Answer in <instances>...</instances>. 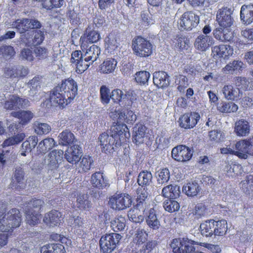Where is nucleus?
<instances>
[{
  "label": "nucleus",
  "instance_id": "obj_1",
  "mask_svg": "<svg viewBox=\"0 0 253 253\" xmlns=\"http://www.w3.org/2000/svg\"><path fill=\"white\" fill-rule=\"evenodd\" d=\"M2 215V217L0 218V231L1 232H9L12 228L20 225L21 215L18 210L12 209Z\"/></svg>",
  "mask_w": 253,
  "mask_h": 253
},
{
  "label": "nucleus",
  "instance_id": "obj_2",
  "mask_svg": "<svg viewBox=\"0 0 253 253\" xmlns=\"http://www.w3.org/2000/svg\"><path fill=\"white\" fill-rule=\"evenodd\" d=\"M132 48L134 53L139 57H148L152 53V45L150 42L139 36L133 39Z\"/></svg>",
  "mask_w": 253,
  "mask_h": 253
},
{
  "label": "nucleus",
  "instance_id": "obj_3",
  "mask_svg": "<svg viewBox=\"0 0 253 253\" xmlns=\"http://www.w3.org/2000/svg\"><path fill=\"white\" fill-rule=\"evenodd\" d=\"M235 155L242 159H247L249 156H253V136L241 139L235 144Z\"/></svg>",
  "mask_w": 253,
  "mask_h": 253
},
{
  "label": "nucleus",
  "instance_id": "obj_4",
  "mask_svg": "<svg viewBox=\"0 0 253 253\" xmlns=\"http://www.w3.org/2000/svg\"><path fill=\"white\" fill-rule=\"evenodd\" d=\"M132 203L130 196L126 194L121 193L113 195L109 198V204L115 210H123L128 208Z\"/></svg>",
  "mask_w": 253,
  "mask_h": 253
},
{
  "label": "nucleus",
  "instance_id": "obj_5",
  "mask_svg": "<svg viewBox=\"0 0 253 253\" xmlns=\"http://www.w3.org/2000/svg\"><path fill=\"white\" fill-rule=\"evenodd\" d=\"M121 238V235L117 233H111L102 236L99 242L101 250L103 253H112Z\"/></svg>",
  "mask_w": 253,
  "mask_h": 253
},
{
  "label": "nucleus",
  "instance_id": "obj_6",
  "mask_svg": "<svg viewBox=\"0 0 253 253\" xmlns=\"http://www.w3.org/2000/svg\"><path fill=\"white\" fill-rule=\"evenodd\" d=\"M110 117L114 120H119L120 122H124L127 124L132 123L136 119V116L131 110L123 109L117 110L116 109L111 108L108 109Z\"/></svg>",
  "mask_w": 253,
  "mask_h": 253
},
{
  "label": "nucleus",
  "instance_id": "obj_7",
  "mask_svg": "<svg viewBox=\"0 0 253 253\" xmlns=\"http://www.w3.org/2000/svg\"><path fill=\"white\" fill-rule=\"evenodd\" d=\"M192 241L187 238H176L172 240L170 246L174 253H189L194 250Z\"/></svg>",
  "mask_w": 253,
  "mask_h": 253
},
{
  "label": "nucleus",
  "instance_id": "obj_8",
  "mask_svg": "<svg viewBox=\"0 0 253 253\" xmlns=\"http://www.w3.org/2000/svg\"><path fill=\"white\" fill-rule=\"evenodd\" d=\"M66 98L71 101L76 96L78 91L77 83L72 79H68L62 81L60 85L57 86Z\"/></svg>",
  "mask_w": 253,
  "mask_h": 253
},
{
  "label": "nucleus",
  "instance_id": "obj_9",
  "mask_svg": "<svg viewBox=\"0 0 253 253\" xmlns=\"http://www.w3.org/2000/svg\"><path fill=\"white\" fill-rule=\"evenodd\" d=\"M199 22V16L192 11H188L182 14L178 23L183 30H191Z\"/></svg>",
  "mask_w": 253,
  "mask_h": 253
},
{
  "label": "nucleus",
  "instance_id": "obj_10",
  "mask_svg": "<svg viewBox=\"0 0 253 253\" xmlns=\"http://www.w3.org/2000/svg\"><path fill=\"white\" fill-rule=\"evenodd\" d=\"M193 152L192 149L186 145H180L172 149L171 156L177 161L184 162L191 159Z\"/></svg>",
  "mask_w": 253,
  "mask_h": 253
},
{
  "label": "nucleus",
  "instance_id": "obj_11",
  "mask_svg": "<svg viewBox=\"0 0 253 253\" xmlns=\"http://www.w3.org/2000/svg\"><path fill=\"white\" fill-rule=\"evenodd\" d=\"M216 19L220 27L230 28L234 21L232 9L227 7L219 9L217 12Z\"/></svg>",
  "mask_w": 253,
  "mask_h": 253
},
{
  "label": "nucleus",
  "instance_id": "obj_12",
  "mask_svg": "<svg viewBox=\"0 0 253 253\" xmlns=\"http://www.w3.org/2000/svg\"><path fill=\"white\" fill-rule=\"evenodd\" d=\"M64 152L61 150H54L50 152L45 157V163L51 169H57L61 163Z\"/></svg>",
  "mask_w": 253,
  "mask_h": 253
},
{
  "label": "nucleus",
  "instance_id": "obj_13",
  "mask_svg": "<svg viewBox=\"0 0 253 253\" xmlns=\"http://www.w3.org/2000/svg\"><path fill=\"white\" fill-rule=\"evenodd\" d=\"M213 43L214 40L212 37L201 34L195 39L194 45L198 52H205Z\"/></svg>",
  "mask_w": 253,
  "mask_h": 253
},
{
  "label": "nucleus",
  "instance_id": "obj_14",
  "mask_svg": "<svg viewBox=\"0 0 253 253\" xmlns=\"http://www.w3.org/2000/svg\"><path fill=\"white\" fill-rule=\"evenodd\" d=\"M82 155V147L77 144H74L65 151L64 157L68 162L76 164L81 159Z\"/></svg>",
  "mask_w": 253,
  "mask_h": 253
},
{
  "label": "nucleus",
  "instance_id": "obj_15",
  "mask_svg": "<svg viewBox=\"0 0 253 253\" xmlns=\"http://www.w3.org/2000/svg\"><path fill=\"white\" fill-rule=\"evenodd\" d=\"M49 101L52 105L62 107H64L70 102L57 86L50 92Z\"/></svg>",
  "mask_w": 253,
  "mask_h": 253
},
{
  "label": "nucleus",
  "instance_id": "obj_16",
  "mask_svg": "<svg viewBox=\"0 0 253 253\" xmlns=\"http://www.w3.org/2000/svg\"><path fill=\"white\" fill-rule=\"evenodd\" d=\"M200 117L199 114L195 112L185 114L179 119L180 126L184 128H193L197 124Z\"/></svg>",
  "mask_w": 253,
  "mask_h": 253
},
{
  "label": "nucleus",
  "instance_id": "obj_17",
  "mask_svg": "<svg viewBox=\"0 0 253 253\" xmlns=\"http://www.w3.org/2000/svg\"><path fill=\"white\" fill-rule=\"evenodd\" d=\"M29 106L28 100L20 98L17 95H10L8 100L5 102V107L9 109L24 108Z\"/></svg>",
  "mask_w": 253,
  "mask_h": 253
},
{
  "label": "nucleus",
  "instance_id": "obj_18",
  "mask_svg": "<svg viewBox=\"0 0 253 253\" xmlns=\"http://www.w3.org/2000/svg\"><path fill=\"white\" fill-rule=\"evenodd\" d=\"M63 217L59 211L56 210L51 211L45 214L43 221L48 226L54 227L59 226L63 221Z\"/></svg>",
  "mask_w": 253,
  "mask_h": 253
},
{
  "label": "nucleus",
  "instance_id": "obj_19",
  "mask_svg": "<svg viewBox=\"0 0 253 253\" xmlns=\"http://www.w3.org/2000/svg\"><path fill=\"white\" fill-rule=\"evenodd\" d=\"M11 185L12 188L16 189H23L25 187L24 172L20 167L15 168Z\"/></svg>",
  "mask_w": 253,
  "mask_h": 253
},
{
  "label": "nucleus",
  "instance_id": "obj_20",
  "mask_svg": "<svg viewBox=\"0 0 253 253\" xmlns=\"http://www.w3.org/2000/svg\"><path fill=\"white\" fill-rule=\"evenodd\" d=\"M146 127L142 124H136L133 128V138L136 144L143 143L148 139L146 133Z\"/></svg>",
  "mask_w": 253,
  "mask_h": 253
},
{
  "label": "nucleus",
  "instance_id": "obj_21",
  "mask_svg": "<svg viewBox=\"0 0 253 253\" xmlns=\"http://www.w3.org/2000/svg\"><path fill=\"white\" fill-rule=\"evenodd\" d=\"M101 146L102 151L105 153H111L114 149L113 145L116 139L112 135H109L106 133H103L99 137Z\"/></svg>",
  "mask_w": 253,
  "mask_h": 253
},
{
  "label": "nucleus",
  "instance_id": "obj_22",
  "mask_svg": "<svg viewBox=\"0 0 253 253\" xmlns=\"http://www.w3.org/2000/svg\"><path fill=\"white\" fill-rule=\"evenodd\" d=\"M90 183L93 187L98 189H103L109 186L108 180L104 177L103 173L100 171L92 174Z\"/></svg>",
  "mask_w": 253,
  "mask_h": 253
},
{
  "label": "nucleus",
  "instance_id": "obj_23",
  "mask_svg": "<svg viewBox=\"0 0 253 253\" xmlns=\"http://www.w3.org/2000/svg\"><path fill=\"white\" fill-rule=\"evenodd\" d=\"M34 35V38L31 40L30 38H28L27 37V36H30L29 33L23 35L22 40L23 42L28 46H35L40 44L43 42L44 39L45 32L40 30H37L35 31Z\"/></svg>",
  "mask_w": 253,
  "mask_h": 253
},
{
  "label": "nucleus",
  "instance_id": "obj_24",
  "mask_svg": "<svg viewBox=\"0 0 253 253\" xmlns=\"http://www.w3.org/2000/svg\"><path fill=\"white\" fill-rule=\"evenodd\" d=\"M214 38L221 42H230L233 38L234 35L230 28L220 27L213 31Z\"/></svg>",
  "mask_w": 253,
  "mask_h": 253
},
{
  "label": "nucleus",
  "instance_id": "obj_25",
  "mask_svg": "<svg viewBox=\"0 0 253 253\" xmlns=\"http://www.w3.org/2000/svg\"><path fill=\"white\" fill-rule=\"evenodd\" d=\"M111 97L115 103H119L124 101L126 104H129L130 103L126 102V99L129 100L131 103H132L136 99L135 96L133 95L131 96L129 93H128L127 94H124L123 91L119 89L113 90L111 92Z\"/></svg>",
  "mask_w": 253,
  "mask_h": 253
},
{
  "label": "nucleus",
  "instance_id": "obj_26",
  "mask_svg": "<svg viewBox=\"0 0 253 253\" xmlns=\"http://www.w3.org/2000/svg\"><path fill=\"white\" fill-rule=\"evenodd\" d=\"M245 65L242 61L234 60L229 62L223 69L222 72L226 74L240 73L244 68Z\"/></svg>",
  "mask_w": 253,
  "mask_h": 253
},
{
  "label": "nucleus",
  "instance_id": "obj_27",
  "mask_svg": "<svg viewBox=\"0 0 253 253\" xmlns=\"http://www.w3.org/2000/svg\"><path fill=\"white\" fill-rule=\"evenodd\" d=\"M249 123L245 120L241 119L235 124L234 132L239 136H246L250 133Z\"/></svg>",
  "mask_w": 253,
  "mask_h": 253
},
{
  "label": "nucleus",
  "instance_id": "obj_28",
  "mask_svg": "<svg viewBox=\"0 0 253 253\" xmlns=\"http://www.w3.org/2000/svg\"><path fill=\"white\" fill-rule=\"evenodd\" d=\"M153 83L155 85L164 88L169 84V77L165 72H156L153 74Z\"/></svg>",
  "mask_w": 253,
  "mask_h": 253
},
{
  "label": "nucleus",
  "instance_id": "obj_29",
  "mask_svg": "<svg viewBox=\"0 0 253 253\" xmlns=\"http://www.w3.org/2000/svg\"><path fill=\"white\" fill-rule=\"evenodd\" d=\"M146 222L149 228L157 230L160 227V221L158 219L156 210L152 208L149 211L146 216Z\"/></svg>",
  "mask_w": 253,
  "mask_h": 253
},
{
  "label": "nucleus",
  "instance_id": "obj_30",
  "mask_svg": "<svg viewBox=\"0 0 253 253\" xmlns=\"http://www.w3.org/2000/svg\"><path fill=\"white\" fill-rule=\"evenodd\" d=\"M139 204H137L133 209L129 211L127 215L130 220L135 223H140L144 220L143 212L144 209L142 208V211H141L140 209L141 208Z\"/></svg>",
  "mask_w": 253,
  "mask_h": 253
},
{
  "label": "nucleus",
  "instance_id": "obj_31",
  "mask_svg": "<svg viewBox=\"0 0 253 253\" xmlns=\"http://www.w3.org/2000/svg\"><path fill=\"white\" fill-rule=\"evenodd\" d=\"M152 186H148V187L141 186L139 188L137 191V204L139 205L146 206L145 201L148 199L152 192Z\"/></svg>",
  "mask_w": 253,
  "mask_h": 253
},
{
  "label": "nucleus",
  "instance_id": "obj_32",
  "mask_svg": "<svg viewBox=\"0 0 253 253\" xmlns=\"http://www.w3.org/2000/svg\"><path fill=\"white\" fill-rule=\"evenodd\" d=\"M100 54V48L95 45H92L87 48L84 53V60H85L86 62H89L92 64L97 59Z\"/></svg>",
  "mask_w": 253,
  "mask_h": 253
},
{
  "label": "nucleus",
  "instance_id": "obj_33",
  "mask_svg": "<svg viewBox=\"0 0 253 253\" xmlns=\"http://www.w3.org/2000/svg\"><path fill=\"white\" fill-rule=\"evenodd\" d=\"M38 142V138L37 136H29L27 139L24 141L21 145V155L23 156H26V153H29L33 148H34Z\"/></svg>",
  "mask_w": 253,
  "mask_h": 253
},
{
  "label": "nucleus",
  "instance_id": "obj_34",
  "mask_svg": "<svg viewBox=\"0 0 253 253\" xmlns=\"http://www.w3.org/2000/svg\"><path fill=\"white\" fill-rule=\"evenodd\" d=\"M224 97L227 100H235L240 96L241 91L239 88H234L233 85H224L222 89Z\"/></svg>",
  "mask_w": 253,
  "mask_h": 253
},
{
  "label": "nucleus",
  "instance_id": "obj_35",
  "mask_svg": "<svg viewBox=\"0 0 253 253\" xmlns=\"http://www.w3.org/2000/svg\"><path fill=\"white\" fill-rule=\"evenodd\" d=\"M241 19L249 24L253 21V5H243L240 11Z\"/></svg>",
  "mask_w": 253,
  "mask_h": 253
},
{
  "label": "nucleus",
  "instance_id": "obj_36",
  "mask_svg": "<svg viewBox=\"0 0 253 253\" xmlns=\"http://www.w3.org/2000/svg\"><path fill=\"white\" fill-rule=\"evenodd\" d=\"M118 62L114 58L106 59L100 66V71L103 74L113 73L117 67Z\"/></svg>",
  "mask_w": 253,
  "mask_h": 253
},
{
  "label": "nucleus",
  "instance_id": "obj_37",
  "mask_svg": "<svg viewBox=\"0 0 253 253\" xmlns=\"http://www.w3.org/2000/svg\"><path fill=\"white\" fill-rule=\"evenodd\" d=\"M217 110L222 113H230L236 112L238 106L233 102L221 101L216 105Z\"/></svg>",
  "mask_w": 253,
  "mask_h": 253
},
{
  "label": "nucleus",
  "instance_id": "obj_38",
  "mask_svg": "<svg viewBox=\"0 0 253 253\" xmlns=\"http://www.w3.org/2000/svg\"><path fill=\"white\" fill-rule=\"evenodd\" d=\"M213 236H223L227 231V223L225 220H214Z\"/></svg>",
  "mask_w": 253,
  "mask_h": 253
},
{
  "label": "nucleus",
  "instance_id": "obj_39",
  "mask_svg": "<svg viewBox=\"0 0 253 253\" xmlns=\"http://www.w3.org/2000/svg\"><path fill=\"white\" fill-rule=\"evenodd\" d=\"M11 115L20 119V124L25 125L29 123L34 117L33 113L30 111H21L12 112Z\"/></svg>",
  "mask_w": 253,
  "mask_h": 253
},
{
  "label": "nucleus",
  "instance_id": "obj_40",
  "mask_svg": "<svg viewBox=\"0 0 253 253\" xmlns=\"http://www.w3.org/2000/svg\"><path fill=\"white\" fill-rule=\"evenodd\" d=\"M26 221L30 225H35L40 222L41 214L39 212L29 209H25Z\"/></svg>",
  "mask_w": 253,
  "mask_h": 253
},
{
  "label": "nucleus",
  "instance_id": "obj_41",
  "mask_svg": "<svg viewBox=\"0 0 253 253\" xmlns=\"http://www.w3.org/2000/svg\"><path fill=\"white\" fill-rule=\"evenodd\" d=\"M179 189L177 185H169L163 189L162 193L165 197L175 199L179 195Z\"/></svg>",
  "mask_w": 253,
  "mask_h": 253
},
{
  "label": "nucleus",
  "instance_id": "obj_42",
  "mask_svg": "<svg viewBox=\"0 0 253 253\" xmlns=\"http://www.w3.org/2000/svg\"><path fill=\"white\" fill-rule=\"evenodd\" d=\"M77 206L81 210L89 211L91 207L89 196L87 194H80L77 198Z\"/></svg>",
  "mask_w": 253,
  "mask_h": 253
},
{
  "label": "nucleus",
  "instance_id": "obj_43",
  "mask_svg": "<svg viewBox=\"0 0 253 253\" xmlns=\"http://www.w3.org/2000/svg\"><path fill=\"white\" fill-rule=\"evenodd\" d=\"M56 144L53 138L47 137L41 141L37 147L38 151L41 153H45L47 150L52 149Z\"/></svg>",
  "mask_w": 253,
  "mask_h": 253
},
{
  "label": "nucleus",
  "instance_id": "obj_44",
  "mask_svg": "<svg viewBox=\"0 0 253 253\" xmlns=\"http://www.w3.org/2000/svg\"><path fill=\"white\" fill-rule=\"evenodd\" d=\"M41 253H65L64 246L60 244H51L42 247Z\"/></svg>",
  "mask_w": 253,
  "mask_h": 253
},
{
  "label": "nucleus",
  "instance_id": "obj_45",
  "mask_svg": "<svg viewBox=\"0 0 253 253\" xmlns=\"http://www.w3.org/2000/svg\"><path fill=\"white\" fill-rule=\"evenodd\" d=\"M183 191L190 197L196 196L200 191V186L197 182H191L187 183L182 188Z\"/></svg>",
  "mask_w": 253,
  "mask_h": 253
},
{
  "label": "nucleus",
  "instance_id": "obj_46",
  "mask_svg": "<svg viewBox=\"0 0 253 253\" xmlns=\"http://www.w3.org/2000/svg\"><path fill=\"white\" fill-rule=\"evenodd\" d=\"M81 161L79 164L78 169L80 172H85L88 171L93 165L92 158L89 156H84L81 158Z\"/></svg>",
  "mask_w": 253,
  "mask_h": 253
},
{
  "label": "nucleus",
  "instance_id": "obj_47",
  "mask_svg": "<svg viewBox=\"0 0 253 253\" xmlns=\"http://www.w3.org/2000/svg\"><path fill=\"white\" fill-rule=\"evenodd\" d=\"M213 223L214 220L211 219L201 223L200 226L201 234L206 237L213 236Z\"/></svg>",
  "mask_w": 253,
  "mask_h": 253
},
{
  "label": "nucleus",
  "instance_id": "obj_48",
  "mask_svg": "<svg viewBox=\"0 0 253 253\" xmlns=\"http://www.w3.org/2000/svg\"><path fill=\"white\" fill-rule=\"evenodd\" d=\"M106 47L111 51L114 50L119 46V42L116 35L115 33H110L105 39Z\"/></svg>",
  "mask_w": 253,
  "mask_h": 253
},
{
  "label": "nucleus",
  "instance_id": "obj_49",
  "mask_svg": "<svg viewBox=\"0 0 253 253\" xmlns=\"http://www.w3.org/2000/svg\"><path fill=\"white\" fill-rule=\"evenodd\" d=\"M152 175L150 172L148 171H143L141 172L137 179L138 184L141 186L148 187L152 186L150 184L152 183Z\"/></svg>",
  "mask_w": 253,
  "mask_h": 253
},
{
  "label": "nucleus",
  "instance_id": "obj_50",
  "mask_svg": "<svg viewBox=\"0 0 253 253\" xmlns=\"http://www.w3.org/2000/svg\"><path fill=\"white\" fill-rule=\"evenodd\" d=\"M59 143L62 145H67L73 142L74 135L68 130H65L59 135Z\"/></svg>",
  "mask_w": 253,
  "mask_h": 253
},
{
  "label": "nucleus",
  "instance_id": "obj_51",
  "mask_svg": "<svg viewBox=\"0 0 253 253\" xmlns=\"http://www.w3.org/2000/svg\"><path fill=\"white\" fill-rule=\"evenodd\" d=\"M126 226V219L122 216L115 217L111 221V226L115 232L122 231Z\"/></svg>",
  "mask_w": 253,
  "mask_h": 253
},
{
  "label": "nucleus",
  "instance_id": "obj_52",
  "mask_svg": "<svg viewBox=\"0 0 253 253\" xmlns=\"http://www.w3.org/2000/svg\"><path fill=\"white\" fill-rule=\"evenodd\" d=\"M25 137V134L24 133H18L5 139L2 144V146L5 147L17 144L21 142Z\"/></svg>",
  "mask_w": 253,
  "mask_h": 253
},
{
  "label": "nucleus",
  "instance_id": "obj_53",
  "mask_svg": "<svg viewBox=\"0 0 253 253\" xmlns=\"http://www.w3.org/2000/svg\"><path fill=\"white\" fill-rule=\"evenodd\" d=\"M89 42L93 43L97 42L100 38V35L98 32L94 30H91L90 29H87L83 37L81 38V41L83 43L85 39Z\"/></svg>",
  "mask_w": 253,
  "mask_h": 253
},
{
  "label": "nucleus",
  "instance_id": "obj_54",
  "mask_svg": "<svg viewBox=\"0 0 253 253\" xmlns=\"http://www.w3.org/2000/svg\"><path fill=\"white\" fill-rule=\"evenodd\" d=\"M110 90L105 85L101 86L100 88V98L102 104L104 105L108 104L111 98Z\"/></svg>",
  "mask_w": 253,
  "mask_h": 253
},
{
  "label": "nucleus",
  "instance_id": "obj_55",
  "mask_svg": "<svg viewBox=\"0 0 253 253\" xmlns=\"http://www.w3.org/2000/svg\"><path fill=\"white\" fill-rule=\"evenodd\" d=\"M41 82L39 77H35L28 82L27 86L30 89V95L33 96L36 93V91H38L41 88Z\"/></svg>",
  "mask_w": 253,
  "mask_h": 253
},
{
  "label": "nucleus",
  "instance_id": "obj_56",
  "mask_svg": "<svg viewBox=\"0 0 253 253\" xmlns=\"http://www.w3.org/2000/svg\"><path fill=\"white\" fill-rule=\"evenodd\" d=\"M241 188L244 192L250 194L253 192V175H250L240 183Z\"/></svg>",
  "mask_w": 253,
  "mask_h": 253
},
{
  "label": "nucleus",
  "instance_id": "obj_57",
  "mask_svg": "<svg viewBox=\"0 0 253 253\" xmlns=\"http://www.w3.org/2000/svg\"><path fill=\"white\" fill-rule=\"evenodd\" d=\"M29 19H18L12 24L20 33H24L30 28V23Z\"/></svg>",
  "mask_w": 253,
  "mask_h": 253
},
{
  "label": "nucleus",
  "instance_id": "obj_58",
  "mask_svg": "<svg viewBox=\"0 0 253 253\" xmlns=\"http://www.w3.org/2000/svg\"><path fill=\"white\" fill-rule=\"evenodd\" d=\"M35 131L39 135L48 133L51 130V127L46 123L36 122L34 123Z\"/></svg>",
  "mask_w": 253,
  "mask_h": 253
},
{
  "label": "nucleus",
  "instance_id": "obj_59",
  "mask_svg": "<svg viewBox=\"0 0 253 253\" xmlns=\"http://www.w3.org/2000/svg\"><path fill=\"white\" fill-rule=\"evenodd\" d=\"M65 5V0H46L43 3V8L50 10L54 7H61Z\"/></svg>",
  "mask_w": 253,
  "mask_h": 253
},
{
  "label": "nucleus",
  "instance_id": "obj_60",
  "mask_svg": "<svg viewBox=\"0 0 253 253\" xmlns=\"http://www.w3.org/2000/svg\"><path fill=\"white\" fill-rule=\"evenodd\" d=\"M234 83L235 85L239 90H247L249 88L250 82L246 78L243 77H236L234 78Z\"/></svg>",
  "mask_w": 253,
  "mask_h": 253
},
{
  "label": "nucleus",
  "instance_id": "obj_61",
  "mask_svg": "<svg viewBox=\"0 0 253 253\" xmlns=\"http://www.w3.org/2000/svg\"><path fill=\"white\" fill-rule=\"evenodd\" d=\"M150 74L149 72L143 71L137 72L135 74V79L137 83L140 84H147Z\"/></svg>",
  "mask_w": 253,
  "mask_h": 253
},
{
  "label": "nucleus",
  "instance_id": "obj_62",
  "mask_svg": "<svg viewBox=\"0 0 253 253\" xmlns=\"http://www.w3.org/2000/svg\"><path fill=\"white\" fill-rule=\"evenodd\" d=\"M15 54L14 48L10 45H3L0 47V54L4 58L10 59Z\"/></svg>",
  "mask_w": 253,
  "mask_h": 253
},
{
  "label": "nucleus",
  "instance_id": "obj_63",
  "mask_svg": "<svg viewBox=\"0 0 253 253\" xmlns=\"http://www.w3.org/2000/svg\"><path fill=\"white\" fill-rule=\"evenodd\" d=\"M163 207L166 211L172 212L179 209V204L174 200L168 199L164 202Z\"/></svg>",
  "mask_w": 253,
  "mask_h": 253
},
{
  "label": "nucleus",
  "instance_id": "obj_64",
  "mask_svg": "<svg viewBox=\"0 0 253 253\" xmlns=\"http://www.w3.org/2000/svg\"><path fill=\"white\" fill-rule=\"evenodd\" d=\"M68 225L75 229L82 228L84 224V221L83 218L79 216L70 217L67 220Z\"/></svg>",
  "mask_w": 253,
  "mask_h": 253
}]
</instances>
